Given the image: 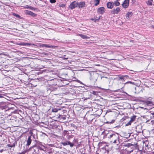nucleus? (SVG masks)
<instances>
[{
  "instance_id": "obj_12",
  "label": "nucleus",
  "mask_w": 154,
  "mask_h": 154,
  "mask_svg": "<svg viewBox=\"0 0 154 154\" xmlns=\"http://www.w3.org/2000/svg\"><path fill=\"white\" fill-rule=\"evenodd\" d=\"M85 2H78V8H82L85 7Z\"/></svg>"
},
{
  "instance_id": "obj_8",
  "label": "nucleus",
  "mask_w": 154,
  "mask_h": 154,
  "mask_svg": "<svg viewBox=\"0 0 154 154\" xmlns=\"http://www.w3.org/2000/svg\"><path fill=\"white\" fill-rule=\"evenodd\" d=\"M105 11V8L104 7H102L99 8L97 10V12L100 14H103Z\"/></svg>"
},
{
  "instance_id": "obj_29",
  "label": "nucleus",
  "mask_w": 154,
  "mask_h": 154,
  "mask_svg": "<svg viewBox=\"0 0 154 154\" xmlns=\"http://www.w3.org/2000/svg\"><path fill=\"white\" fill-rule=\"evenodd\" d=\"M132 122L130 120L126 124V126H127L130 125Z\"/></svg>"
},
{
  "instance_id": "obj_3",
  "label": "nucleus",
  "mask_w": 154,
  "mask_h": 154,
  "mask_svg": "<svg viewBox=\"0 0 154 154\" xmlns=\"http://www.w3.org/2000/svg\"><path fill=\"white\" fill-rule=\"evenodd\" d=\"M150 145L149 144L148 141L146 140L143 142V149H145V150L146 151L149 150L150 149Z\"/></svg>"
},
{
  "instance_id": "obj_6",
  "label": "nucleus",
  "mask_w": 154,
  "mask_h": 154,
  "mask_svg": "<svg viewBox=\"0 0 154 154\" xmlns=\"http://www.w3.org/2000/svg\"><path fill=\"white\" fill-rule=\"evenodd\" d=\"M61 143L64 146L69 145L71 147H73L74 145L73 143L68 141H66V142L62 141L61 142Z\"/></svg>"
},
{
  "instance_id": "obj_15",
  "label": "nucleus",
  "mask_w": 154,
  "mask_h": 154,
  "mask_svg": "<svg viewBox=\"0 0 154 154\" xmlns=\"http://www.w3.org/2000/svg\"><path fill=\"white\" fill-rule=\"evenodd\" d=\"M132 15V12H128L126 14V18L128 20H129L130 17H131Z\"/></svg>"
},
{
  "instance_id": "obj_31",
  "label": "nucleus",
  "mask_w": 154,
  "mask_h": 154,
  "mask_svg": "<svg viewBox=\"0 0 154 154\" xmlns=\"http://www.w3.org/2000/svg\"><path fill=\"white\" fill-rule=\"evenodd\" d=\"M92 93L94 95H96L98 93L97 91H93Z\"/></svg>"
},
{
  "instance_id": "obj_30",
  "label": "nucleus",
  "mask_w": 154,
  "mask_h": 154,
  "mask_svg": "<svg viewBox=\"0 0 154 154\" xmlns=\"http://www.w3.org/2000/svg\"><path fill=\"white\" fill-rule=\"evenodd\" d=\"M50 2L51 3H54L56 2V0H50Z\"/></svg>"
},
{
  "instance_id": "obj_11",
  "label": "nucleus",
  "mask_w": 154,
  "mask_h": 154,
  "mask_svg": "<svg viewBox=\"0 0 154 154\" xmlns=\"http://www.w3.org/2000/svg\"><path fill=\"white\" fill-rule=\"evenodd\" d=\"M142 101L147 106H151L153 104V102L150 100H143Z\"/></svg>"
},
{
  "instance_id": "obj_21",
  "label": "nucleus",
  "mask_w": 154,
  "mask_h": 154,
  "mask_svg": "<svg viewBox=\"0 0 154 154\" xmlns=\"http://www.w3.org/2000/svg\"><path fill=\"white\" fill-rule=\"evenodd\" d=\"M136 116H133L131 118V120H130L132 122H133L134 121H135L136 119Z\"/></svg>"
},
{
  "instance_id": "obj_17",
  "label": "nucleus",
  "mask_w": 154,
  "mask_h": 154,
  "mask_svg": "<svg viewBox=\"0 0 154 154\" xmlns=\"http://www.w3.org/2000/svg\"><path fill=\"white\" fill-rule=\"evenodd\" d=\"M27 14L33 17H35L36 15V14H35V13H33L32 11H27Z\"/></svg>"
},
{
  "instance_id": "obj_39",
  "label": "nucleus",
  "mask_w": 154,
  "mask_h": 154,
  "mask_svg": "<svg viewBox=\"0 0 154 154\" xmlns=\"http://www.w3.org/2000/svg\"><path fill=\"white\" fill-rule=\"evenodd\" d=\"M3 96L2 95H1L0 94V98H3Z\"/></svg>"
},
{
  "instance_id": "obj_22",
  "label": "nucleus",
  "mask_w": 154,
  "mask_h": 154,
  "mask_svg": "<svg viewBox=\"0 0 154 154\" xmlns=\"http://www.w3.org/2000/svg\"><path fill=\"white\" fill-rule=\"evenodd\" d=\"M106 143L105 142H100L98 143V146L99 147H101L103 146V144H105Z\"/></svg>"
},
{
  "instance_id": "obj_34",
  "label": "nucleus",
  "mask_w": 154,
  "mask_h": 154,
  "mask_svg": "<svg viewBox=\"0 0 154 154\" xmlns=\"http://www.w3.org/2000/svg\"><path fill=\"white\" fill-rule=\"evenodd\" d=\"M62 58L64 60H67L68 59V57H62Z\"/></svg>"
},
{
  "instance_id": "obj_20",
  "label": "nucleus",
  "mask_w": 154,
  "mask_h": 154,
  "mask_svg": "<svg viewBox=\"0 0 154 154\" xmlns=\"http://www.w3.org/2000/svg\"><path fill=\"white\" fill-rule=\"evenodd\" d=\"M60 110V109H57L56 108H54L52 109V112H56L58 111V110Z\"/></svg>"
},
{
  "instance_id": "obj_41",
  "label": "nucleus",
  "mask_w": 154,
  "mask_h": 154,
  "mask_svg": "<svg viewBox=\"0 0 154 154\" xmlns=\"http://www.w3.org/2000/svg\"><path fill=\"white\" fill-rule=\"evenodd\" d=\"M100 152V153H98L97 152H96V154H100V152Z\"/></svg>"
},
{
  "instance_id": "obj_33",
  "label": "nucleus",
  "mask_w": 154,
  "mask_h": 154,
  "mask_svg": "<svg viewBox=\"0 0 154 154\" xmlns=\"http://www.w3.org/2000/svg\"><path fill=\"white\" fill-rule=\"evenodd\" d=\"M94 22H96V21H98L99 20H100V17H99V18H97V20H95V18H94Z\"/></svg>"
},
{
  "instance_id": "obj_38",
  "label": "nucleus",
  "mask_w": 154,
  "mask_h": 154,
  "mask_svg": "<svg viewBox=\"0 0 154 154\" xmlns=\"http://www.w3.org/2000/svg\"><path fill=\"white\" fill-rule=\"evenodd\" d=\"M77 81L78 82H79V83H81V82H80V81H79V80H77Z\"/></svg>"
},
{
  "instance_id": "obj_42",
  "label": "nucleus",
  "mask_w": 154,
  "mask_h": 154,
  "mask_svg": "<svg viewBox=\"0 0 154 154\" xmlns=\"http://www.w3.org/2000/svg\"><path fill=\"white\" fill-rule=\"evenodd\" d=\"M94 18H92L91 19V20H94Z\"/></svg>"
},
{
  "instance_id": "obj_23",
  "label": "nucleus",
  "mask_w": 154,
  "mask_h": 154,
  "mask_svg": "<svg viewBox=\"0 0 154 154\" xmlns=\"http://www.w3.org/2000/svg\"><path fill=\"white\" fill-rule=\"evenodd\" d=\"M59 6L62 8H64L65 7V5L62 3H60L59 4Z\"/></svg>"
},
{
  "instance_id": "obj_45",
  "label": "nucleus",
  "mask_w": 154,
  "mask_h": 154,
  "mask_svg": "<svg viewBox=\"0 0 154 154\" xmlns=\"http://www.w3.org/2000/svg\"><path fill=\"white\" fill-rule=\"evenodd\" d=\"M95 20H97V18H95Z\"/></svg>"
},
{
  "instance_id": "obj_36",
  "label": "nucleus",
  "mask_w": 154,
  "mask_h": 154,
  "mask_svg": "<svg viewBox=\"0 0 154 154\" xmlns=\"http://www.w3.org/2000/svg\"><path fill=\"white\" fill-rule=\"evenodd\" d=\"M115 120H112V121L111 122V123H113L114 122Z\"/></svg>"
},
{
  "instance_id": "obj_37",
  "label": "nucleus",
  "mask_w": 154,
  "mask_h": 154,
  "mask_svg": "<svg viewBox=\"0 0 154 154\" xmlns=\"http://www.w3.org/2000/svg\"><path fill=\"white\" fill-rule=\"evenodd\" d=\"M72 137L71 136H69V137H68V139H69L70 138Z\"/></svg>"
},
{
  "instance_id": "obj_28",
  "label": "nucleus",
  "mask_w": 154,
  "mask_h": 154,
  "mask_svg": "<svg viewBox=\"0 0 154 154\" xmlns=\"http://www.w3.org/2000/svg\"><path fill=\"white\" fill-rule=\"evenodd\" d=\"M150 113L152 115V116H151V117L154 119V112L151 111Z\"/></svg>"
},
{
  "instance_id": "obj_10",
  "label": "nucleus",
  "mask_w": 154,
  "mask_h": 154,
  "mask_svg": "<svg viewBox=\"0 0 154 154\" xmlns=\"http://www.w3.org/2000/svg\"><path fill=\"white\" fill-rule=\"evenodd\" d=\"M119 79L122 80V81H125L126 79H129V78L127 75L121 76L119 77Z\"/></svg>"
},
{
  "instance_id": "obj_2",
  "label": "nucleus",
  "mask_w": 154,
  "mask_h": 154,
  "mask_svg": "<svg viewBox=\"0 0 154 154\" xmlns=\"http://www.w3.org/2000/svg\"><path fill=\"white\" fill-rule=\"evenodd\" d=\"M109 152V150L108 145H105L100 150V154H108Z\"/></svg>"
},
{
  "instance_id": "obj_32",
  "label": "nucleus",
  "mask_w": 154,
  "mask_h": 154,
  "mask_svg": "<svg viewBox=\"0 0 154 154\" xmlns=\"http://www.w3.org/2000/svg\"><path fill=\"white\" fill-rule=\"evenodd\" d=\"M128 83H130V84H132V82H131V81H128V82H127L125 83L124 84H128Z\"/></svg>"
},
{
  "instance_id": "obj_14",
  "label": "nucleus",
  "mask_w": 154,
  "mask_h": 154,
  "mask_svg": "<svg viewBox=\"0 0 154 154\" xmlns=\"http://www.w3.org/2000/svg\"><path fill=\"white\" fill-rule=\"evenodd\" d=\"M77 35L80 36L82 38L84 39H87L89 38L87 35L81 34H78Z\"/></svg>"
},
{
  "instance_id": "obj_9",
  "label": "nucleus",
  "mask_w": 154,
  "mask_h": 154,
  "mask_svg": "<svg viewBox=\"0 0 154 154\" xmlns=\"http://www.w3.org/2000/svg\"><path fill=\"white\" fill-rule=\"evenodd\" d=\"M106 6L108 8L110 9H112L114 6L113 2H107L106 3Z\"/></svg>"
},
{
  "instance_id": "obj_19",
  "label": "nucleus",
  "mask_w": 154,
  "mask_h": 154,
  "mask_svg": "<svg viewBox=\"0 0 154 154\" xmlns=\"http://www.w3.org/2000/svg\"><path fill=\"white\" fill-rule=\"evenodd\" d=\"M113 4L114 6V5H115V6H119L120 5V3L118 1H115L114 2H113Z\"/></svg>"
},
{
  "instance_id": "obj_4",
  "label": "nucleus",
  "mask_w": 154,
  "mask_h": 154,
  "mask_svg": "<svg viewBox=\"0 0 154 154\" xmlns=\"http://www.w3.org/2000/svg\"><path fill=\"white\" fill-rule=\"evenodd\" d=\"M78 2L76 1H74L71 2L69 7L71 9H73L75 8L78 7Z\"/></svg>"
},
{
  "instance_id": "obj_5",
  "label": "nucleus",
  "mask_w": 154,
  "mask_h": 154,
  "mask_svg": "<svg viewBox=\"0 0 154 154\" xmlns=\"http://www.w3.org/2000/svg\"><path fill=\"white\" fill-rule=\"evenodd\" d=\"M129 0H125L122 4V6L124 8H128L129 5Z\"/></svg>"
},
{
  "instance_id": "obj_43",
  "label": "nucleus",
  "mask_w": 154,
  "mask_h": 154,
  "mask_svg": "<svg viewBox=\"0 0 154 154\" xmlns=\"http://www.w3.org/2000/svg\"><path fill=\"white\" fill-rule=\"evenodd\" d=\"M148 99L149 100H150L152 99V98L151 97H149Z\"/></svg>"
},
{
  "instance_id": "obj_27",
  "label": "nucleus",
  "mask_w": 154,
  "mask_h": 154,
  "mask_svg": "<svg viewBox=\"0 0 154 154\" xmlns=\"http://www.w3.org/2000/svg\"><path fill=\"white\" fill-rule=\"evenodd\" d=\"M15 144L14 143L12 145H10L9 144H8V147H14L15 146Z\"/></svg>"
},
{
  "instance_id": "obj_35",
  "label": "nucleus",
  "mask_w": 154,
  "mask_h": 154,
  "mask_svg": "<svg viewBox=\"0 0 154 154\" xmlns=\"http://www.w3.org/2000/svg\"><path fill=\"white\" fill-rule=\"evenodd\" d=\"M150 27L154 29V26L153 25H152L150 26Z\"/></svg>"
},
{
  "instance_id": "obj_18",
  "label": "nucleus",
  "mask_w": 154,
  "mask_h": 154,
  "mask_svg": "<svg viewBox=\"0 0 154 154\" xmlns=\"http://www.w3.org/2000/svg\"><path fill=\"white\" fill-rule=\"evenodd\" d=\"M152 2L153 0H148L146 1V3L148 5H152Z\"/></svg>"
},
{
  "instance_id": "obj_13",
  "label": "nucleus",
  "mask_w": 154,
  "mask_h": 154,
  "mask_svg": "<svg viewBox=\"0 0 154 154\" xmlns=\"http://www.w3.org/2000/svg\"><path fill=\"white\" fill-rule=\"evenodd\" d=\"M31 136H29L28 137L27 140L26 141H27V143L26 144V146H29V145H30L31 142H32V139L31 138Z\"/></svg>"
},
{
  "instance_id": "obj_40",
  "label": "nucleus",
  "mask_w": 154,
  "mask_h": 154,
  "mask_svg": "<svg viewBox=\"0 0 154 154\" xmlns=\"http://www.w3.org/2000/svg\"><path fill=\"white\" fill-rule=\"evenodd\" d=\"M63 119H66V118L65 117H63Z\"/></svg>"
},
{
  "instance_id": "obj_25",
  "label": "nucleus",
  "mask_w": 154,
  "mask_h": 154,
  "mask_svg": "<svg viewBox=\"0 0 154 154\" xmlns=\"http://www.w3.org/2000/svg\"><path fill=\"white\" fill-rule=\"evenodd\" d=\"M95 1L96 2L94 4L95 6H97L99 4L100 0H95Z\"/></svg>"
},
{
  "instance_id": "obj_1",
  "label": "nucleus",
  "mask_w": 154,
  "mask_h": 154,
  "mask_svg": "<svg viewBox=\"0 0 154 154\" xmlns=\"http://www.w3.org/2000/svg\"><path fill=\"white\" fill-rule=\"evenodd\" d=\"M106 136L110 142L116 143V141L119 138V135L114 132H109L106 134Z\"/></svg>"
},
{
  "instance_id": "obj_44",
  "label": "nucleus",
  "mask_w": 154,
  "mask_h": 154,
  "mask_svg": "<svg viewBox=\"0 0 154 154\" xmlns=\"http://www.w3.org/2000/svg\"><path fill=\"white\" fill-rule=\"evenodd\" d=\"M30 8L31 9H32V7H30Z\"/></svg>"
},
{
  "instance_id": "obj_24",
  "label": "nucleus",
  "mask_w": 154,
  "mask_h": 154,
  "mask_svg": "<svg viewBox=\"0 0 154 154\" xmlns=\"http://www.w3.org/2000/svg\"><path fill=\"white\" fill-rule=\"evenodd\" d=\"M13 15L14 16H15L17 18H20V16L19 15L16 14H15L14 13H13Z\"/></svg>"
},
{
  "instance_id": "obj_7",
  "label": "nucleus",
  "mask_w": 154,
  "mask_h": 154,
  "mask_svg": "<svg viewBox=\"0 0 154 154\" xmlns=\"http://www.w3.org/2000/svg\"><path fill=\"white\" fill-rule=\"evenodd\" d=\"M120 9L119 7H117L113 9L111 11V13L113 14H118L120 11Z\"/></svg>"
},
{
  "instance_id": "obj_16",
  "label": "nucleus",
  "mask_w": 154,
  "mask_h": 154,
  "mask_svg": "<svg viewBox=\"0 0 154 154\" xmlns=\"http://www.w3.org/2000/svg\"><path fill=\"white\" fill-rule=\"evenodd\" d=\"M42 46L43 47H45L48 48H53L54 47V46H53L52 45H49L45 44H42Z\"/></svg>"
},
{
  "instance_id": "obj_26",
  "label": "nucleus",
  "mask_w": 154,
  "mask_h": 154,
  "mask_svg": "<svg viewBox=\"0 0 154 154\" xmlns=\"http://www.w3.org/2000/svg\"><path fill=\"white\" fill-rule=\"evenodd\" d=\"M133 145L131 143H127L126 144L125 146L129 147Z\"/></svg>"
}]
</instances>
